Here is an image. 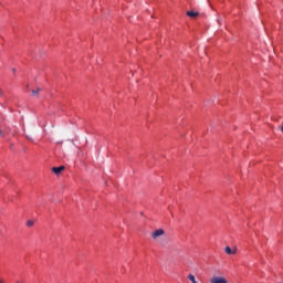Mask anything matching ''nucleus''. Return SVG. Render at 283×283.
<instances>
[{"mask_svg":"<svg viewBox=\"0 0 283 283\" xmlns=\"http://www.w3.org/2000/svg\"><path fill=\"white\" fill-rule=\"evenodd\" d=\"M11 72L13 73V76H17V69L12 67Z\"/></svg>","mask_w":283,"mask_h":283,"instance_id":"nucleus-8","label":"nucleus"},{"mask_svg":"<svg viewBox=\"0 0 283 283\" xmlns=\"http://www.w3.org/2000/svg\"><path fill=\"white\" fill-rule=\"evenodd\" d=\"M224 251L228 255H235V250H231V247H226Z\"/></svg>","mask_w":283,"mask_h":283,"instance_id":"nucleus-4","label":"nucleus"},{"mask_svg":"<svg viewBox=\"0 0 283 283\" xmlns=\"http://www.w3.org/2000/svg\"><path fill=\"white\" fill-rule=\"evenodd\" d=\"M0 136H2V137L4 136V134H3V132H2V130H0Z\"/></svg>","mask_w":283,"mask_h":283,"instance_id":"nucleus-10","label":"nucleus"},{"mask_svg":"<svg viewBox=\"0 0 283 283\" xmlns=\"http://www.w3.org/2000/svg\"><path fill=\"white\" fill-rule=\"evenodd\" d=\"M27 227H34V221L28 220L27 221Z\"/></svg>","mask_w":283,"mask_h":283,"instance_id":"nucleus-6","label":"nucleus"},{"mask_svg":"<svg viewBox=\"0 0 283 283\" xmlns=\"http://www.w3.org/2000/svg\"><path fill=\"white\" fill-rule=\"evenodd\" d=\"M65 170V166H60V167H53L52 171L53 174H55L56 176H59V174H61V171Z\"/></svg>","mask_w":283,"mask_h":283,"instance_id":"nucleus-3","label":"nucleus"},{"mask_svg":"<svg viewBox=\"0 0 283 283\" xmlns=\"http://www.w3.org/2000/svg\"><path fill=\"white\" fill-rule=\"evenodd\" d=\"M198 12L196 11H187V15L190 17L191 19H196V17H198Z\"/></svg>","mask_w":283,"mask_h":283,"instance_id":"nucleus-5","label":"nucleus"},{"mask_svg":"<svg viewBox=\"0 0 283 283\" xmlns=\"http://www.w3.org/2000/svg\"><path fill=\"white\" fill-rule=\"evenodd\" d=\"M210 283H229V281L222 276H213L210 279Z\"/></svg>","mask_w":283,"mask_h":283,"instance_id":"nucleus-2","label":"nucleus"},{"mask_svg":"<svg viewBox=\"0 0 283 283\" xmlns=\"http://www.w3.org/2000/svg\"><path fill=\"white\" fill-rule=\"evenodd\" d=\"M39 92H41V88H38L36 91H32L33 96H36V94H39Z\"/></svg>","mask_w":283,"mask_h":283,"instance_id":"nucleus-7","label":"nucleus"},{"mask_svg":"<svg viewBox=\"0 0 283 283\" xmlns=\"http://www.w3.org/2000/svg\"><path fill=\"white\" fill-rule=\"evenodd\" d=\"M165 235V231L163 229H157L151 233L153 240H158V238H163Z\"/></svg>","mask_w":283,"mask_h":283,"instance_id":"nucleus-1","label":"nucleus"},{"mask_svg":"<svg viewBox=\"0 0 283 283\" xmlns=\"http://www.w3.org/2000/svg\"><path fill=\"white\" fill-rule=\"evenodd\" d=\"M27 140H32V137H30L29 135L25 136Z\"/></svg>","mask_w":283,"mask_h":283,"instance_id":"nucleus-9","label":"nucleus"}]
</instances>
